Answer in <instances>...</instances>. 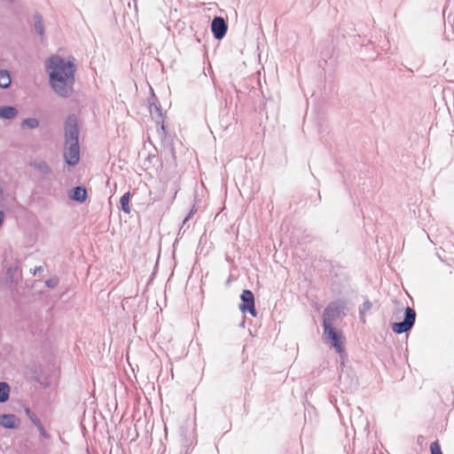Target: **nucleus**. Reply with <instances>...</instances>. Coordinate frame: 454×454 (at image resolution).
Masks as SVG:
<instances>
[{"instance_id": "obj_1", "label": "nucleus", "mask_w": 454, "mask_h": 454, "mask_svg": "<svg viewBox=\"0 0 454 454\" xmlns=\"http://www.w3.org/2000/svg\"><path fill=\"white\" fill-rule=\"evenodd\" d=\"M46 70L53 90L60 97H70L74 91L76 71L74 61L52 56L46 62Z\"/></svg>"}, {"instance_id": "obj_2", "label": "nucleus", "mask_w": 454, "mask_h": 454, "mask_svg": "<svg viewBox=\"0 0 454 454\" xmlns=\"http://www.w3.org/2000/svg\"><path fill=\"white\" fill-rule=\"evenodd\" d=\"M80 130L74 115L67 117L64 127V160L69 166H75L80 160Z\"/></svg>"}, {"instance_id": "obj_3", "label": "nucleus", "mask_w": 454, "mask_h": 454, "mask_svg": "<svg viewBox=\"0 0 454 454\" xmlns=\"http://www.w3.org/2000/svg\"><path fill=\"white\" fill-rule=\"evenodd\" d=\"M345 309V302L336 301L331 302L325 309L323 315V325H332V323L337 318L340 317L343 310Z\"/></svg>"}, {"instance_id": "obj_4", "label": "nucleus", "mask_w": 454, "mask_h": 454, "mask_svg": "<svg viewBox=\"0 0 454 454\" xmlns=\"http://www.w3.org/2000/svg\"><path fill=\"white\" fill-rule=\"evenodd\" d=\"M416 319L415 310L407 307L404 311V319L402 322L393 323L391 325L392 331L395 333L401 334L408 332L414 325Z\"/></svg>"}, {"instance_id": "obj_5", "label": "nucleus", "mask_w": 454, "mask_h": 454, "mask_svg": "<svg viewBox=\"0 0 454 454\" xmlns=\"http://www.w3.org/2000/svg\"><path fill=\"white\" fill-rule=\"evenodd\" d=\"M241 303L239 309L243 312H249L251 316L256 317L257 313L254 308V297L250 290H244L240 295Z\"/></svg>"}, {"instance_id": "obj_6", "label": "nucleus", "mask_w": 454, "mask_h": 454, "mask_svg": "<svg viewBox=\"0 0 454 454\" xmlns=\"http://www.w3.org/2000/svg\"><path fill=\"white\" fill-rule=\"evenodd\" d=\"M323 327L326 341L329 342L338 353H340L342 351L340 333L335 331L332 325H323Z\"/></svg>"}, {"instance_id": "obj_7", "label": "nucleus", "mask_w": 454, "mask_h": 454, "mask_svg": "<svg viewBox=\"0 0 454 454\" xmlns=\"http://www.w3.org/2000/svg\"><path fill=\"white\" fill-rule=\"evenodd\" d=\"M227 24L223 18L215 17L211 23V30L215 39L223 38L227 32Z\"/></svg>"}, {"instance_id": "obj_8", "label": "nucleus", "mask_w": 454, "mask_h": 454, "mask_svg": "<svg viewBox=\"0 0 454 454\" xmlns=\"http://www.w3.org/2000/svg\"><path fill=\"white\" fill-rule=\"evenodd\" d=\"M17 417L13 414H4L0 416V425L5 428H15Z\"/></svg>"}, {"instance_id": "obj_9", "label": "nucleus", "mask_w": 454, "mask_h": 454, "mask_svg": "<svg viewBox=\"0 0 454 454\" xmlns=\"http://www.w3.org/2000/svg\"><path fill=\"white\" fill-rule=\"evenodd\" d=\"M18 114V110L13 106H1L0 118L5 120L14 119Z\"/></svg>"}, {"instance_id": "obj_10", "label": "nucleus", "mask_w": 454, "mask_h": 454, "mask_svg": "<svg viewBox=\"0 0 454 454\" xmlns=\"http://www.w3.org/2000/svg\"><path fill=\"white\" fill-rule=\"evenodd\" d=\"M30 165L43 175H48L51 171L48 163L42 160H35Z\"/></svg>"}, {"instance_id": "obj_11", "label": "nucleus", "mask_w": 454, "mask_h": 454, "mask_svg": "<svg viewBox=\"0 0 454 454\" xmlns=\"http://www.w3.org/2000/svg\"><path fill=\"white\" fill-rule=\"evenodd\" d=\"M71 198L78 202H83L87 198V191L82 186H77L73 189Z\"/></svg>"}, {"instance_id": "obj_12", "label": "nucleus", "mask_w": 454, "mask_h": 454, "mask_svg": "<svg viewBox=\"0 0 454 454\" xmlns=\"http://www.w3.org/2000/svg\"><path fill=\"white\" fill-rule=\"evenodd\" d=\"M12 80L7 70H0V88L7 89L11 85Z\"/></svg>"}, {"instance_id": "obj_13", "label": "nucleus", "mask_w": 454, "mask_h": 454, "mask_svg": "<svg viewBox=\"0 0 454 454\" xmlns=\"http://www.w3.org/2000/svg\"><path fill=\"white\" fill-rule=\"evenodd\" d=\"M10 395V387L5 382H0V403H4L8 400Z\"/></svg>"}, {"instance_id": "obj_14", "label": "nucleus", "mask_w": 454, "mask_h": 454, "mask_svg": "<svg viewBox=\"0 0 454 454\" xmlns=\"http://www.w3.org/2000/svg\"><path fill=\"white\" fill-rule=\"evenodd\" d=\"M26 412L28 415L29 419L32 420V422L35 424V426L41 432V434H43L44 429H43V427L40 419L35 416V413L31 412L29 409H27Z\"/></svg>"}, {"instance_id": "obj_15", "label": "nucleus", "mask_w": 454, "mask_h": 454, "mask_svg": "<svg viewBox=\"0 0 454 454\" xmlns=\"http://www.w3.org/2000/svg\"><path fill=\"white\" fill-rule=\"evenodd\" d=\"M120 203H121V209L125 213H127V214L130 213V207L129 205V192H126V193H124L121 196V198L120 200Z\"/></svg>"}, {"instance_id": "obj_16", "label": "nucleus", "mask_w": 454, "mask_h": 454, "mask_svg": "<svg viewBox=\"0 0 454 454\" xmlns=\"http://www.w3.org/2000/svg\"><path fill=\"white\" fill-rule=\"evenodd\" d=\"M34 20H35V30L36 31V33L39 35H43V33H44V29H43V20H42V17L40 15H35L34 17Z\"/></svg>"}, {"instance_id": "obj_17", "label": "nucleus", "mask_w": 454, "mask_h": 454, "mask_svg": "<svg viewBox=\"0 0 454 454\" xmlns=\"http://www.w3.org/2000/svg\"><path fill=\"white\" fill-rule=\"evenodd\" d=\"M22 126H27L29 129H35L39 126V121L35 118L25 119L22 121Z\"/></svg>"}, {"instance_id": "obj_18", "label": "nucleus", "mask_w": 454, "mask_h": 454, "mask_svg": "<svg viewBox=\"0 0 454 454\" xmlns=\"http://www.w3.org/2000/svg\"><path fill=\"white\" fill-rule=\"evenodd\" d=\"M372 302L370 301H366L363 303L362 307L360 308V310H359V313H360V316H361V318L364 320V316L365 314V312H367L368 310H370L372 309Z\"/></svg>"}, {"instance_id": "obj_19", "label": "nucleus", "mask_w": 454, "mask_h": 454, "mask_svg": "<svg viewBox=\"0 0 454 454\" xmlns=\"http://www.w3.org/2000/svg\"><path fill=\"white\" fill-rule=\"evenodd\" d=\"M431 454H442L438 442H434L430 446Z\"/></svg>"}, {"instance_id": "obj_20", "label": "nucleus", "mask_w": 454, "mask_h": 454, "mask_svg": "<svg viewBox=\"0 0 454 454\" xmlns=\"http://www.w3.org/2000/svg\"><path fill=\"white\" fill-rule=\"evenodd\" d=\"M46 285L49 286V287H55L57 285H58V279L53 278H51V279H48L46 281Z\"/></svg>"}, {"instance_id": "obj_21", "label": "nucleus", "mask_w": 454, "mask_h": 454, "mask_svg": "<svg viewBox=\"0 0 454 454\" xmlns=\"http://www.w3.org/2000/svg\"><path fill=\"white\" fill-rule=\"evenodd\" d=\"M43 270L42 266L36 267L34 271V275L39 274Z\"/></svg>"}, {"instance_id": "obj_22", "label": "nucleus", "mask_w": 454, "mask_h": 454, "mask_svg": "<svg viewBox=\"0 0 454 454\" xmlns=\"http://www.w3.org/2000/svg\"><path fill=\"white\" fill-rule=\"evenodd\" d=\"M4 218V214L3 211H0V226L3 223Z\"/></svg>"}, {"instance_id": "obj_23", "label": "nucleus", "mask_w": 454, "mask_h": 454, "mask_svg": "<svg viewBox=\"0 0 454 454\" xmlns=\"http://www.w3.org/2000/svg\"><path fill=\"white\" fill-rule=\"evenodd\" d=\"M153 109H154L157 113H159V114H160V115H161L160 111V107H159L158 106H156V105H155V106H153Z\"/></svg>"}, {"instance_id": "obj_24", "label": "nucleus", "mask_w": 454, "mask_h": 454, "mask_svg": "<svg viewBox=\"0 0 454 454\" xmlns=\"http://www.w3.org/2000/svg\"><path fill=\"white\" fill-rule=\"evenodd\" d=\"M192 214V213L191 212V213L188 215V216H186V217H185V219H184V222H183V224H185V223H186V222H187V221L189 220V218L191 217Z\"/></svg>"}]
</instances>
